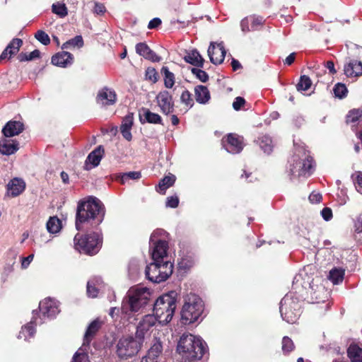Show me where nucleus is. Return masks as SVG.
Masks as SVG:
<instances>
[{
	"mask_svg": "<svg viewBox=\"0 0 362 362\" xmlns=\"http://www.w3.org/2000/svg\"><path fill=\"white\" fill-rule=\"evenodd\" d=\"M317 267L308 264L296 274L292 283V291L287 293L281 300L280 313L284 320L293 324L300 315V297L310 303L317 300L316 284Z\"/></svg>",
	"mask_w": 362,
	"mask_h": 362,
	"instance_id": "obj_1",
	"label": "nucleus"
},
{
	"mask_svg": "<svg viewBox=\"0 0 362 362\" xmlns=\"http://www.w3.org/2000/svg\"><path fill=\"white\" fill-rule=\"evenodd\" d=\"M105 215L104 208L101 202L96 198H90L78 204L76 216V228L83 229V225L93 221L91 225H99L102 223Z\"/></svg>",
	"mask_w": 362,
	"mask_h": 362,
	"instance_id": "obj_2",
	"label": "nucleus"
},
{
	"mask_svg": "<svg viewBox=\"0 0 362 362\" xmlns=\"http://www.w3.org/2000/svg\"><path fill=\"white\" fill-rule=\"evenodd\" d=\"M206 349V344L198 336L183 334L177 344V351L186 359H201Z\"/></svg>",
	"mask_w": 362,
	"mask_h": 362,
	"instance_id": "obj_3",
	"label": "nucleus"
},
{
	"mask_svg": "<svg viewBox=\"0 0 362 362\" xmlns=\"http://www.w3.org/2000/svg\"><path fill=\"white\" fill-rule=\"evenodd\" d=\"M177 298V292L171 291L157 298L153 313L159 323L167 324L172 320L176 308Z\"/></svg>",
	"mask_w": 362,
	"mask_h": 362,
	"instance_id": "obj_4",
	"label": "nucleus"
},
{
	"mask_svg": "<svg viewBox=\"0 0 362 362\" xmlns=\"http://www.w3.org/2000/svg\"><path fill=\"white\" fill-rule=\"evenodd\" d=\"M150 296V290L146 287L137 286L130 288L122 302V313L129 315L131 313L138 312L147 304Z\"/></svg>",
	"mask_w": 362,
	"mask_h": 362,
	"instance_id": "obj_5",
	"label": "nucleus"
},
{
	"mask_svg": "<svg viewBox=\"0 0 362 362\" xmlns=\"http://www.w3.org/2000/svg\"><path fill=\"white\" fill-rule=\"evenodd\" d=\"M166 232L162 229H157L153 232L150 237L151 245V257L153 261L165 262L168 259V243L164 239Z\"/></svg>",
	"mask_w": 362,
	"mask_h": 362,
	"instance_id": "obj_6",
	"label": "nucleus"
},
{
	"mask_svg": "<svg viewBox=\"0 0 362 362\" xmlns=\"http://www.w3.org/2000/svg\"><path fill=\"white\" fill-rule=\"evenodd\" d=\"M203 312L202 300L196 295L187 296L182 309V320L185 324H191L199 318Z\"/></svg>",
	"mask_w": 362,
	"mask_h": 362,
	"instance_id": "obj_7",
	"label": "nucleus"
},
{
	"mask_svg": "<svg viewBox=\"0 0 362 362\" xmlns=\"http://www.w3.org/2000/svg\"><path fill=\"white\" fill-rule=\"evenodd\" d=\"M173 264L170 261H153L146 268V277L152 282L160 283L168 279L173 274Z\"/></svg>",
	"mask_w": 362,
	"mask_h": 362,
	"instance_id": "obj_8",
	"label": "nucleus"
},
{
	"mask_svg": "<svg viewBox=\"0 0 362 362\" xmlns=\"http://www.w3.org/2000/svg\"><path fill=\"white\" fill-rule=\"evenodd\" d=\"M74 244L75 248L80 252L93 255L100 250L102 238L98 233H93L84 237L77 234L74 238Z\"/></svg>",
	"mask_w": 362,
	"mask_h": 362,
	"instance_id": "obj_9",
	"label": "nucleus"
},
{
	"mask_svg": "<svg viewBox=\"0 0 362 362\" xmlns=\"http://www.w3.org/2000/svg\"><path fill=\"white\" fill-rule=\"evenodd\" d=\"M143 340L127 335L122 337L116 345V354L121 359H127L136 355L141 349Z\"/></svg>",
	"mask_w": 362,
	"mask_h": 362,
	"instance_id": "obj_10",
	"label": "nucleus"
},
{
	"mask_svg": "<svg viewBox=\"0 0 362 362\" xmlns=\"http://www.w3.org/2000/svg\"><path fill=\"white\" fill-rule=\"evenodd\" d=\"M314 160L310 156L300 159L293 156L290 161L289 175L291 179H299L310 176L313 172Z\"/></svg>",
	"mask_w": 362,
	"mask_h": 362,
	"instance_id": "obj_11",
	"label": "nucleus"
},
{
	"mask_svg": "<svg viewBox=\"0 0 362 362\" xmlns=\"http://www.w3.org/2000/svg\"><path fill=\"white\" fill-rule=\"evenodd\" d=\"M222 144L226 150L230 153H238L243 148V137L235 134H229L226 138H223Z\"/></svg>",
	"mask_w": 362,
	"mask_h": 362,
	"instance_id": "obj_12",
	"label": "nucleus"
},
{
	"mask_svg": "<svg viewBox=\"0 0 362 362\" xmlns=\"http://www.w3.org/2000/svg\"><path fill=\"white\" fill-rule=\"evenodd\" d=\"M226 51L223 42H211L208 49V55L214 64H221L225 58Z\"/></svg>",
	"mask_w": 362,
	"mask_h": 362,
	"instance_id": "obj_13",
	"label": "nucleus"
},
{
	"mask_svg": "<svg viewBox=\"0 0 362 362\" xmlns=\"http://www.w3.org/2000/svg\"><path fill=\"white\" fill-rule=\"evenodd\" d=\"M39 308L41 313L47 317H54L59 313V302L51 298L40 301Z\"/></svg>",
	"mask_w": 362,
	"mask_h": 362,
	"instance_id": "obj_14",
	"label": "nucleus"
},
{
	"mask_svg": "<svg viewBox=\"0 0 362 362\" xmlns=\"http://www.w3.org/2000/svg\"><path fill=\"white\" fill-rule=\"evenodd\" d=\"M156 321H158V319L154 315H145L137 326L136 337L144 340L146 334L156 325Z\"/></svg>",
	"mask_w": 362,
	"mask_h": 362,
	"instance_id": "obj_15",
	"label": "nucleus"
},
{
	"mask_svg": "<svg viewBox=\"0 0 362 362\" xmlns=\"http://www.w3.org/2000/svg\"><path fill=\"white\" fill-rule=\"evenodd\" d=\"M156 101L163 113L168 115L173 112L174 103L169 92L166 90L160 92L156 96Z\"/></svg>",
	"mask_w": 362,
	"mask_h": 362,
	"instance_id": "obj_16",
	"label": "nucleus"
},
{
	"mask_svg": "<svg viewBox=\"0 0 362 362\" xmlns=\"http://www.w3.org/2000/svg\"><path fill=\"white\" fill-rule=\"evenodd\" d=\"M344 74L349 78H358L362 76V62L359 60L348 58L344 66Z\"/></svg>",
	"mask_w": 362,
	"mask_h": 362,
	"instance_id": "obj_17",
	"label": "nucleus"
},
{
	"mask_svg": "<svg viewBox=\"0 0 362 362\" xmlns=\"http://www.w3.org/2000/svg\"><path fill=\"white\" fill-rule=\"evenodd\" d=\"M116 100L117 95L115 90L110 88H103L98 93L97 102L103 106L112 105Z\"/></svg>",
	"mask_w": 362,
	"mask_h": 362,
	"instance_id": "obj_18",
	"label": "nucleus"
},
{
	"mask_svg": "<svg viewBox=\"0 0 362 362\" xmlns=\"http://www.w3.org/2000/svg\"><path fill=\"white\" fill-rule=\"evenodd\" d=\"M104 150L101 146H98L94 151H93L87 157L84 168L86 170H89L96 166H98L103 158Z\"/></svg>",
	"mask_w": 362,
	"mask_h": 362,
	"instance_id": "obj_19",
	"label": "nucleus"
},
{
	"mask_svg": "<svg viewBox=\"0 0 362 362\" xmlns=\"http://www.w3.org/2000/svg\"><path fill=\"white\" fill-rule=\"evenodd\" d=\"M103 322L97 318L92 321L88 326L83 337V346H88L95 337L96 333L100 329Z\"/></svg>",
	"mask_w": 362,
	"mask_h": 362,
	"instance_id": "obj_20",
	"label": "nucleus"
},
{
	"mask_svg": "<svg viewBox=\"0 0 362 362\" xmlns=\"http://www.w3.org/2000/svg\"><path fill=\"white\" fill-rule=\"evenodd\" d=\"M136 52L145 58L146 59L151 62H160L161 58L158 57L150 47L144 42H139L136 45Z\"/></svg>",
	"mask_w": 362,
	"mask_h": 362,
	"instance_id": "obj_21",
	"label": "nucleus"
},
{
	"mask_svg": "<svg viewBox=\"0 0 362 362\" xmlns=\"http://www.w3.org/2000/svg\"><path fill=\"white\" fill-rule=\"evenodd\" d=\"M25 182L19 178H13L7 185L8 194L15 197L21 194L25 189Z\"/></svg>",
	"mask_w": 362,
	"mask_h": 362,
	"instance_id": "obj_22",
	"label": "nucleus"
},
{
	"mask_svg": "<svg viewBox=\"0 0 362 362\" xmlns=\"http://www.w3.org/2000/svg\"><path fill=\"white\" fill-rule=\"evenodd\" d=\"M73 62V55L68 52H62L52 57V63L57 66L66 67Z\"/></svg>",
	"mask_w": 362,
	"mask_h": 362,
	"instance_id": "obj_23",
	"label": "nucleus"
},
{
	"mask_svg": "<svg viewBox=\"0 0 362 362\" xmlns=\"http://www.w3.org/2000/svg\"><path fill=\"white\" fill-rule=\"evenodd\" d=\"M23 130V125L17 121L8 122L3 128L2 133L6 137H12L19 134Z\"/></svg>",
	"mask_w": 362,
	"mask_h": 362,
	"instance_id": "obj_24",
	"label": "nucleus"
},
{
	"mask_svg": "<svg viewBox=\"0 0 362 362\" xmlns=\"http://www.w3.org/2000/svg\"><path fill=\"white\" fill-rule=\"evenodd\" d=\"M194 95L196 101L199 104H206L210 98V92L207 87L199 85L194 88Z\"/></svg>",
	"mask_w": 362,
	"mask_h": 362,
	"instance_id": "obj_25",
	"label": "nucleus"
},
{
	"mask_svg": "<svg viewBox=\"0 0 362 362\" xmlns=\"http://www.w3.org/2000/svg\"><path fill=\"white\" fill-rule=\"evenodd\" d=\"M22 44L23 41L21 39H13L0 55V60L6 59L8 54L11 56L17 53Z\"/></svg>",
	"mask_w": 362,
	"mask_h": 362,
	"instance_id": "obj_26",
	"label": "nucleus"
},
{
	"mask_svg": "<svg viewBox=\"0 0 362 362\" xmlns=\"http://www.w3.org/2000/svg\"><path fill=\"white\" fill-rule=\"evenodd\" d=\"M133 125V115H127L122 121V123L120 127V130L122 136L127 141L132 140V136L131 133V129Z\"/></svg>",
	"mask_w": 362,
	"mask_h": 362,
	"instance_id": "obj_27",
	"label": "nucleus"
},
{
	"mask_svg": "<svg viewBox=\"0 0 362 362\" xmlns=\"http://www.w3.org/2000/svg\"><path fill=\"white\" fill-rule=\"evenodd\" d=\"M103 281L100 278L95 277L87 283V295L90 298H95L98 293V289L101 287Z\"/></svg>",
	"mask_w": 362,
	"mask_h": 362,
	"instance_id": "obj_28",
	"label": "nucleus"
},
{
	"mask_svg": "<svg viewBox=\"0 0 362 362\" xmlns=\"http://www.w3.org/2000/svg\"><path fill=\"white\" fill-rule=\"evenodd\" d=\"M18 149V144L12 141L3 139L0 141V153L4 155H11Z\"/></svg>",
	"mask_w": 362,
	"mask_h": 362,
	"instance_id": "obj_29",
	"label": "nucleus"
},
{
	"mask_svg": "<svg viewBox=\"0 0 362 362\" xmlns=\"http://www.w3.org/2000/svg\"><path fill=\"white\" fill-rule=\"evenodd\" d=\"M185 62L196 66H203L204 59L197 50H192L184 57Z\"/></svg>",
	"mask_w": 362,
	"mask_h": 362,
	"instance_id": "obj_30",
	"label": "nucleus"
},
{
	"mask_svg": "<svg viewBox=\"0 0 362 362\" xmlns=\"http://www.w3.org/2000/svg\"><path fill=\"white\" fill-rule=\"evenodd\" d=\"M351 362H362V349L356 344H351L347 350Z\"/></svg>",
	"mask_w": 362,
	"mask_h": 362,
	"instance_id": "obj_31",
	"label": "nucleus"
},
{
	"mask_svg": "<svg viewBox=\"0 0 362 362\" xmlns=\"http://www.w3.org/2000/svg\"><path fill=\"white\" fill-rule=\"evenodd\" d=\"M344 274V269L340 268H334L330 270L328 279L331 281L334 285H337L343 281Z\"/></svg>",
	"mask_w": 362,
	"mask_h": 362,
	"instance_id": "obj_32",
	"label": "nucleus"
},
{
	"mask_svg": "<svg viewBox=\"0 0 362 362\" xmlns=\"http://www.w3.org/2000/svg\"><path fill=\"white\" fill-rule=\"evenodd\" d=\"M175 181V177L173 175L165 176L164 178H163L158 184V187L157 191L164 194L165 192V190L171 187Z\"/></svg>",
	"mask_w": 362,
	"mask_h": 362,
	"instance_id": "obj_33",
	"label": "nucleus"
},
{
	"mask_svg": "<svg viewBox=\"0 0 362 362\" xmlns=\"http://www.w3.org/2000/svg\"><path fill=\"white\" fill-rule=\"evenodd\" d=\"M313 86V82L309 76L303 75L300 77L298 83L296 84V90L303 93L308 90Z\"/></svg>",
	"mask_w": 362,
	"mask_h": 362,
	"instance_id": "obj_34",
	"label": "nucleus"
},
{
	"mask_svg": "<svg viewBox=\"0 0 362 362\" xmlns=\"http://www.w3.org/2000/svg\"><path fill=\"white\" fill-rule=\"evenodd\" d=\"M33 324V321H31L29 324L23 326L21 331L19 332L18 338L28 340L29 338L33 337L35 329Z\"/></svg>",
	"mask_w": 362,
	"mask_h": 362,
	"instance_id": "obj_35",
	"label": "nucleus"
},
{
	"mask_svg": "<svg viewBox=\"0 0 362 362\" xmlns=\"http://www.w3.org/2000/svg\"><path fill=\"white\" fill-rule=\"evenodd\" d=\"M259 145L264 152L267 154H269L272 151V141L267 135H264L259 138Z\"/></svg>",
	"mask_w": 362,
	"mask_h": 362,
	"instance_id": "obj_36",
	"label": "nucleus"
},
{
	"mask_svg": "<svg viewBox=\"0 0 362 362\" xmlns=\"http://www.w3.org/2000/svg\"><path fill=\"white\" fill-rule=\"evenodd\" d=\"M83 45V40L81 35H77L75 37L66 41L64 42L62 46V49H69V48H81Z\"/></svg>",
	"mask_w": 362,
	"mask_h": 362,
	"instance_id": "obj_37",
	"label": "nucleus"
},
{
	"mask_svg": "<svg viewBox=\"0 0 362 362\" xmlns=\"http://www.w3.org/2000/svg\"><path fill=\"white\" fill-rule=\"evenodd\" d=\"M161 73L164 75V84L167 88H171L175 83V76L170 72L168 67L163 66Z\"/></svg>",
	"mask_w": 362,
	"mask_h": 362,
	"instance_id": "obj_38",
	"label": "nucleus"
},
{
	"mask_svg": "<svg viewBox=\"0 0 362 362\" xmlns=\"http://www.w3.org/2000/svg\"><path fill=\"white\" fill-rule=\"evenodd\" d=\"M61 227V221L57 217H51L47 223V229L50 233H58Z\"/></svg>",
	"mask_w": 362,
	"mask_h": 362,
	"instance_id": "obj_39",
	"label": "nucleus"
},
{
	"mask_svg": "<svg viewBox=\"0 0 362 362\" xmlns=\"http://www.w3.org/2000/svg\"><path fill=\"white\" fill-rule=\"evenodd\" d=\"M143 116L144 117L146 121L148 123L160 124L162 122L161 117L158 114L152 112L148 109L144 110Z\"/></svg>",
	"mask_w": 362,
	"mask_h": 362,
	"instance_id": "obj_40",
	"label": "nucleus"
},
{
	"mask_svg": "<svg viewBox=\"0 0 362 362\" xmlns=\"http://www.w3.org/2000/svg\"><path fill=\"white\" fill-rule=\"evenodd\" d=\"M163 346L160 341L156 340L148 351V357L153 359L156 358L162 352Z\"/></svg>",
	"mask_w": 362,
	"mask_h": 362,
	"instance_id": "obj_41",
	"label": "nucleus"
},
{
	"mask_svg": "<svg viewBox=\"0 0 362 362\" xmlns=\"http://www.w3.org/2000/svg\"><path fill=\"white\" fill-rule=\"evenodd\" d=\"M86 346L80 348L74 355L72 362H89L88 354L85 352Z\"/></svg>",
	"mask_w": 362,
	"mask_h": 362,
	"instance_id": "obj_42",
	"label": "nucleus"
},
{
	"mask_svg": "<svg viewBox=\"0 0 362 362\" xmlns=\"http://www.w3.org/2000/svg\"><path fill=\"white\" fill-rule=\"evenodd\" d=\"M361 117H362V110L354 109L350 110L346 116V122L352 124L356 122Z\"/></svg>",
	"mask_w": 362,
	"mask_h": 362,
	"instance_id": "obj_43",
	"label": "nucleus"
},
{
	"mask_svg": "<svg viewBox=\"0 0 362 362\" xmlns=\"http://www.w3.org/2000/svg\"><path fill=\"white\" fill-rule=\"evenodd\" d=\"M180 101L187 107V109H190L194 105V100L192 95L187 90L182 93L180 95Z\"/></svg>",
	"mask_w": 362,
	"mask_h": 362,
	"instance_id": "obj_44",
	"label": "nucleus"
},
{
	"mask_svg": "<svg viewBox=\"0 0 362 362\" xmlns=\"http://www.w3.org/2000/svg\"><path fill=\"white\" fill-rule=\"evenodd\" d=\"M294 344L288 337H284L282 339V351L284 354H288L294 349Z\"/></svg>",
	"mask_w": 362,
	"mask_h": 362,
	"instance_id": "obj_45",
	"label": "nucleus"
},
{
	"mask_svg": "<svg viewBox=\"0 0 362 362\" xmlns=\"http://www.w3.org/2000/svg\"><path fill=\"white\" fill-rule=\"evenodd\" d=\"M52 11L60 17H64L67 15V8L64 4H54L52 5Z\"/></svg>",
	"mask_w": 362,
	"mask_h": 362,
	"instance_id": "obj_46",
	"label": "nucleus"
},
{
	"mask_svg": "<svg viewBox=\"0 0 362 362\" xmlns=\"http://www.w3.org/2000/svg\"><path fill=\"white\" fill-rule=\"evenodd\" d=\"M333 90L335 96L339 98H343L347 93V88L346 86L340 83L335 85Z\"/></svg>",
	"mask_w": 362,
	"mask_h": 362,
	"instance_id": "obj_47",
	"label": "nucleus"
},
{
	"mask_svg": "<svg viewBox=\"0 0 362 362\" xmlns=\"http://www.w3.org/2000/svg\"><path fill=\"white\" fill-rule=\"evenodd\" d=\"M35 38L44 45H47L50 42L49 35L43 30H38L35 35Z\"/></svg>",
	"mask_w": 362,
	"mask_h": 362,
	"instance_id": "obj_48",
	"label": "nucleus"
},
{
	"mask_svg": "<svg viewBox=\"0 0 362 362\" xmlns=\"http://www.w3.org/2000/svg\"><path fill=\"white\" fill-rule=\"evenodd\" d=\"M353 178L357 191L362 194V173L356 172L353 175Z\"/></svg>",
	"mask_w": 362,
	"mask_h": 362,
	"instance_id": "obj_49",
	"label": "nucleus"
},
{
	"mask_svg": "<svg viewBox=\"0 0 362 362\" xmlns=\"http://www.w3.org/2000/svg\"><path fill=\"white\" fill-rule=\"evenodd\" d=\"M146 78L153 83L158 81V73L153 68H148L146 71Z\"/></svg>",
	"mask_w": 362,
	"mask_h": 362,
	"instance_id": "obj_50",
	"label": "nucleus"
},
{
	"mask_svg": "<svg viewBox=\"0 0 362 362\" xmlns=\"http://www.w3.org/2000/svg\"><path fill=\"white\" fill-rule=\"evenodd\" d=\"M192 72L194 75L197 76V78H199L202 82H206L209 78L208 74L203 70L197 68H193L192 69Z\"/></svg>",
	"mask_w": 362,
	"mask_h": 362,
	"instance_id": "obj_51",
	"label": "nucleus"
},
{
	"mask_svg": "<svg viewBox=\"0 0 362 362\" xmlns=\"http://www.w3.org/2000/svg\"><path fill=\"white\" fill-rule=\"evenodd\" d=\"M250 22H255V19L252 17H247L243 18L240 23L241 30L243 33L250 31L249 23Z\"/></svg>",
	"mask_w": 362,
	"mask_h": 362,
	"instance_id": "obj_52",
	"label": "nucleus"
},
{
	"mask_svg": "<svg viewBox=\"0 0 362 362\" xmlns=\"http://www.w3.org/2000/svg\"><path fill=\"white\" fill-rule=\"evenodd\" d=\"M179 204V199L177 196L168 197L166 201V206L176 208Z\"/></svg>",
	"mask_w": 362,
	"mask_h": 362,
	"instance_id": "obj_53",
	"label": "nucleus"
},
{
	"mask_svg": "<svg viewBox=\"0 0 362 362\" xmlns=\"http://www.w3.org/2000/svg\"><path fill=\"white\" fill-rule=\"evenodd\" d=\"M320 214L326 221L331 220L332 218V211L330 208L328 207L324 208L321 211Z\"/></svg>",
	"mask_w": 362,
	"mask_h": 362,
	"instance_id": "obj_54",
	"label": "nucleus"
},
{
	"mask_svg": "<svg viewBox=\"0 0 362 362\" xmlns=\"http://www.w3.org/2000/svg\"><path fill=\"white\" fill-rule=\"evenodd\" d=\"M245 103V100L242 97H237L233 103V107L235 110H239Z\"/></svg>",
	"mask_w": 362,
	"mask_h": 362,
	"instance_id": "obj_55",
	"label": "nucleus"
},
{
	"mask_svg": "<svg viewBox=\"0 0 362 362\" xmlns=\"http://www.w3.org/2000/svg\"><path fill=\"white\" fill-rule=\"evenodd\" d=\"M140 177H141V173L139 172H129L123 175L122 181L124 182V180H126L127 178H130L132 180H137Z\"/></svg>",
	"mask_w": 362,
	"mask_h": 362,
	"instance_id": "obj_56",
	"label": "nucleus"
},
{
	"mask_svg": "<svg viewBox=\"0 0 362 362\" xmlns=\"http://www.w3.org/2000/svg\"><path fill=\"white\" fill-rule=\"evenodd\" d=\"M33 258H34L33 254H31L26 257H23L22 259V262H21L22 268L26 269L29 266L30 263L33 261Z\"/></svg>",
	"mask_w": 362,
	"mask_h": 362,
	"instance_id": "obj_57",
	"label": "nucleus"
},
{
	"mask_svg": "<svg viewBox=\"0 0 362 362\" xmlns=\"http://www.w3.org/2000/svg\"><path fill=\"white\" fill-rule=\"evenodd\" d=\"M161 23V20L158 18H155L150 21L148 25V29H153L157 28L158 25H160Z\"/></svg>",
	"mask_w": 362,
	"mask_h": 362,
	"instance_id": "obj_58",
	"label": "nucleus"
},
{
	"mask_svg": "<svg viewBox=\"0 0 362 362\" xmlns=\"http://www.w3.org/2000/svg\"><path fill=\"white\" fill-rule=\"evenodd\" d=\"M178 265L180 269H187L192 267V262L187 259H182Z\"/></svg>",
	"mask_w": 362,
	"mask_h": 362,
	"instance_id": "obj_59",
	"label": "nucleus"
},
{
	"mask_svg": "<svg viewBox=\"0 0 362 362\" xmlns=\"http://www.w3.org/2000/svg\"><path fill=\"white\" fill-rule=\"evenodd\" d=\"M354 230L355 232L357 233H362V218H358L357 221L355 222Z\"/></svg>",
	"mask_w": 362,
	"mask_h": 362,
	"instance_id": "obj_60",
	"label": "nucleus"
},
{
	"mask_svg": "<svg viewBox=\"0 0 362 362\" xmlns=\"http://www.w3.org/2000/svg\"><path fill=\"white\" fill-rule=\"evenodd\" d=\"M105 6L102 4L95 3L94 12L97 14H102L105 12Z\"/></svg>",
	"mask_w": 362,
	"mask_h": 362,
	"instance_id": "obj_61",
	"label": "nucleus"
},
{
	"mask_svg": "<svg viewBox=\"0 0 362 362\" xmlns=\"http://www.w3.org/2000/svg\"><path fill=\"white\" fill-rule=\"evenodd\" d=\"M295 60V53L290 54L284 61V64L291 65Z\"/></svg>",
	"mask_w": 362,
	"mask_h": 362,
	"instance_id": "obj_62",
	"label": "nucleus"
},
{
	"mask_svg": "<svg viewBox=\"0 0 362 362\" xmlns=\"http://www.w3.org/2000/svg\"><path fill=\"white\" fill-rule=\"evenodd\" d=\"M325 66L327 69H329V71L331 74H334L336 72V70L334 69V64L333 62H332V61L327 62Z\"/></svg>",
	"mask_w": 362,
	"mask_h": 362,
	"instance_id": "obj_63",
	"label": "nucleus"
},
{
	"mask_svg": "<svg viewBox=\"0 0 362 362\" xmlns=\"http://www.w3.org/2000/svg\"><path fill=\"white\" fill-rule=\"evenodd\" d=\"M28 55H29V59L30 60H33V59L38 58L40 57V52L38 49H35L34 51L29 53Z\"/></svg>",
	"mask_w": 362,
	"mask_h": 362,
	"instance_id": "obj_64",
	"label": "nucleus"
}]
</instances>
